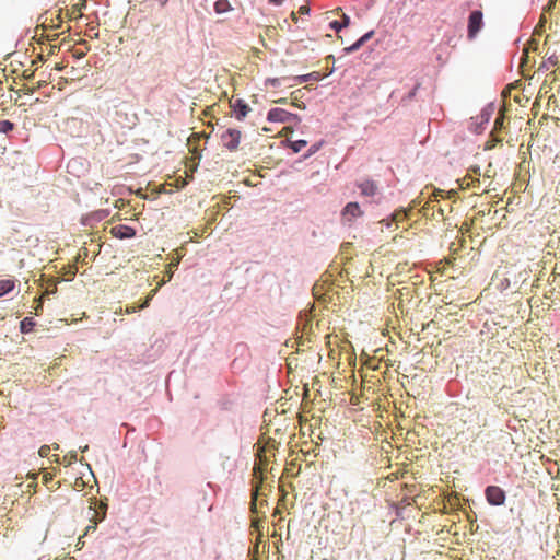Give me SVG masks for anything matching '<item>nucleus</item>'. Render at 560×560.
Masks as SVG:
<instances>
[{"instance_id": "nucleus-1", "label": "nucleus", "mask_w": 560, "mask_h": 560, "mask_svg": "<svg viewBox=\"0 0 560 560\" xmlns=\"http://www.w3.org/2000/svg\"><path fill=\"white\" fill-rule=\"evenodd\" d=\"M254 448L256 450L255 455L258 463L255 462L253 470L254 476L257 477V472L261 474L264 466L269 463V454L276 448V441L270 438L260 436Z\"/></svg>"}, {"instance_id": "nucleus-2", "label": "nucleus", "mask_w": 560, "mask_h": 560, "mask_svg": "<svg viewBox=\"0 0 560 560\" xmlns=\"http://www.w3.org/2000/svg\"><path fill=\"white\" fill-rule=\"evenodd\" d=\"M242 132L237 129L229 128L224 130L221 135V142L224 148L230 151H234L238 148L241 142Z\"/></svg>"}, {"instance_id": "nucleus-3", "label": "nucleus", "mask_w": 560, "mask_h": 560, "mask_svg": "<svg viewBox=\"0 0 560 560\" xmlns=\"http://www.w3.org/2000/svg\"><path fill=\"white\" fill-rule=\"evenodd\" d=\"M487 502L490 505H503L505 502V491L498 486H488L485 490Z\"/></svg>"}, {"instance_id": "nucleus-4", "label": "nucleus", "mask_w": 560, "mask_h": 560, "mask_svg": "<svg viewBox=\"0 0 560 560\" xmlns=\"http://www.w3.org/2000/svg\"><path fill=\"white\" fill-rule=\"evenodd\" d=\"M483 26V15L479 10L472 11L468 19V38L472 39L477 36Z\"/></svg>"}, {"instance_id": "nucleus-5", "label": "nucleus", "mask_w": 560, "mask_h": 560, "mask_svg": "<svg viewBox=\"0 0 560 560\" xmlns=\"http://www.w3.org/2000/svg\"><path fill=\"white\" fill-rule=\"evenodd\" d=\"M267 118L269 121H273V122L300 121V117L298 115L291 114L282 108L270 109Z\"/></svg>"}, {"instance_id": "nucleus-6", "label": "nucleus", "mask_w": 560, "mask_h": 560, "mask_svg": "<svg viewBox=\"0 0 560 560\" xmlns=\"http://www.w3.org/2000/svg\"><path fill=\"white\" fill-rule=\"evenodd\" d=\"M362 215L363 211L358 202H348L341 211V219L348 224Z\"/></svg>"}, {"instance_id": "nucleus-7", "label": "nucleus", "mask_w": 560, "mask_h": 560, "mask_svg": "<svg viewBox=\"0 0 560 560\" xmlns=\"http://www.w3.org/2000/svg\"><path fill=\"white\" fill-rule=\"evenodd\" d=\"M110 233L116 238H131L136 235V230L126 224H118L110 229Z\"/></svg>"}, {"instance_id": "nucleus-8", "label": "nucleus", "mask_w": 560, "mask_h": 560, "mask_svg": "<svg viewBox=\"0 0 560 560\" xmlns=\"http://www.w3.org/2000/svg\"><path fill=\"white\" fill-rule=\"evenodd\" d=\"M362 196L372 197L377 192V185L371 179H365L358 184Z\"/></svg>"}, {"instance_id": "nucleus-9", "label": "nucleus", "mask_w": 560, "mask_h": 560, "mask_svg": "<svg viewBox=\"0 0 560 560\" xmlns=\"http://www.w3.org/2000/svg\"><path fill=\"white\" fill-rule=\"evenodd\" d=\"M374 35L373 31L368 32L362 37H360L355 43H353L351 46L346 47L343 51L346 54H351L360 49L372 36Z\"/></svg>"}, {"instance_id": "nucleus-10", "label": "nucleus", "mask_w": 560, "mask_h": 560, "mask_svg": "<svg viewBox=\"0 0 560 560\" xmlns=\"http://www.w3.org/2000/svg\"><path fill=\"white\" fill-rule=\"evenodd\" d=\"M162 284H164V281H163V280H162L161 282H159L158 288L153 289V290L149 293V295L145 298V300L143 301V303H142V304H140V305L138 306V308H145V307H148V306H149V304H150V301H151V300H152V298L156 294V292H158L159 288H160ZM126 311H127V313L136 312V311H137V307H135V306H132L131 308L127 307V310H126Z\"/></svg>"}, {"instance_id": "nucleus-11", "label": "nucleus", "mask_w": 560, "mask_h": 560, "mask_svg": "<svg viewBox=\"0 0 560 560\" xmlns=\"http://www.w3.org/2000/svg\"><path fill=\"white\" fill-rule=\"evenodd\" d=\"M320 79H322L320 73L317 71H314L308 74L298 75L293 80L296 82L295 84H300V83L307 82L308 80L319 81Z\"/></svg>"}, {"instance_id": "nucleus-12", "label": "nucleus", "mask_w": 560, "mask_h": 560, "mask_svg": "<svg viewBox=\"0 0 560 560\" xmlns=\"http://www.w3.org/2000/svg\"><path fill=\"white\" fill-rule=\"evenodd\" d=\"M232 107L234 108V113L237 119L245 117V102L243 100H235V102L232 104Z\"/></svg>"}, {"instance_id": "nucleus-13", "label": "nucleus", "mask_w": 560, "mask_h": 560, "mask_svg": "<svg viewBox=\"0 0 560 560\" xmlns=\"http://www.w3.org/2000/svg\"><path fill=\"white\" fill-rule=\"evenodd\" d=\"M436 194H434V199H429L425 205L423 206V210L427 211L428 209L438 210L441 215L444 214L443 208L440 206V201L436 199Z\"/></svg>"}, {"instance_id": "nucleus-14", "label": "nucleus", "mask_w": 560, "mask_h": 560, "mask_svg": "<svg viewBox=\"0 0 560 560\" xmlns=\"http://www.w3.org/2000/svg\"><path fill=\"white\" fill-rule=\"evenodd\" d=\"M15 287V283L11 279L0 280V298L11 292Z\"/></svg>"}, {"instance_id": "nucleus-15", "label": "nucleus", "mask_w": 560, "mask_h": 560, "mask_svg": "<svg viewBox=\"0 0 560 560\" xmlns=\"http://www.w3.org/2000/svg\"><path fill=\"white\" fill-rule=\"evenodd\" d=\"M35 326V320L32 317H25L20 323V330L23 334H28L33 330Z\"/></svg>"}, {"instance_id": "nucleus-16", "label": "nucleus", "mask_w": 560, "mask_h": 560, "mask_svg": "<svg viewBox=\"0 0 560 560\" xmlns=\"http://www.w3.org/2000/svg\"><path fill=\"white\" fill-rule=\"evenodd\" d=\"M229 9H230V3L228 0H218L214 3V10L217 13H224V12L229 11Z\"/></svg>"}, {"instance_id": "nucleus-17", "label": "nucleus", "mask_w": 560, "mask_h": 560, "mask_svg": "<svg viewBox=\"0 0 560 560\" xmlns=\"http://www.w3.org/2000/svg\"><path fill=\"white\" fill-rule=\"evenodd\" d=\"M307 142L305 140H296L291 142V149L294 152H300L304 147H306Z\"/></svg>"}, {"instance_id": "nucleus-18", "label": "nucleus", "mask_w": 560, "mask_h": 560, "mask_svg": "<svg viewBox=\"0 0 560 560\" xmlns=\"http://www.w3.org/2000/svg\"><path fill=\"white\" fill-rule=\"evenodd\" d=\"M14 128V124L10 120H2L0 121V131L1 132H8L11 131Z\"/></svg>"}, {"instance_id": "nucleus-19", "label": "nucleus", "mask_w": 560, "mask_h": 560, "mask_svg": "<svg viewBox=\"0 0 560 560\" xmlns=\"http://www.w3.org/2000/svg\"><path fill=\"white\" fill-rule=\"evenodd\" d=\"M504 115L501 114L499 115L497 118H495V121H494V130H498V129H501L503 127V124H504Z\"/></svg>"}, {"instance_id": "nucleus-20", "label": "nucleus", "mask_w": 560, "mask_h": 560, "mask_svg": "<svg viewBox=\"0 0 560 560\" xmlns=\"http://www.w3.org/2000/svg\"><path fill=\"white\" fill-rule=\"evenodd\" d=\"M329 26H330V28H332L337 33L340 32L343 28L342 25H341V22H339V21L330 22Z\"/></svg>"}, {"instance_id": "nucleus-21", "label": "nucleus", "mask_w": 560, "mask_h": 560, "mask_svg": "<svg viewBox=\"0 0 560 560\" xmlns=\"http://www.w3.org/2000/svg\"><path fill=\"white\" fill-rule=\"evenodd\" d=\"M49 452H50V447H49L48 445H43V446L39 448L38 454H39V456H42V457H46V456H48Z\"/></svg>"}, {"instance_id": "nucleus-22", "label": "nucleus", "mask_w": 560, "mask_h": 560, "mask_svg": "<svg viewBox=\"0 0 560 560\" xmlns=\"http://www.w3.org/2000/svg\"><path fill=\"white\" fill-rule=\"evenodd\" d=\"M288 80V78H276V79H269L267 82L270 83L271 85L276 86V85H280L282 81H285Z\"/></svg>"}, {"instance_id": "nucleus-23", "label": "nucleus", "mask_w": 560, "mask_h": 560, "mask_svg": "<svg viewBox=\"0 0 560 560\" xmlns=\"http://www.w3.org/2000/svg\"><path fill=\"white\" fill-rule=\"evenodd\" d=\"M52 480V475L50 472H45L43 475V482L45 485L49 483Z\"/></svg>"}, {"instance_id": "nucleus-24", "label": "nucleus", "mask_w": 560, "mask_h": 560, "mask_svg": "<svg viewBox=\"0 0 560 560\" xmlns=\"http://www.w3.org/2000/svg\"><path fill=\"white\" fill-rule=\"evenodd\" d=\"M350 23V18L347 15V14H342V21H341V25L342 27H347Z\"/></svg>"}, {"instance_id": "nucleus-25", "label": "nucleus", "mask_w": 560, "mask_h": 560, "mask_svg": "<svg viewBox=\"0 0 560 560\" xmlns=\"http://www.w3.org/2000/svg\"><path fill=\"white\" fill-rule=\"evenodd\" d=\"M320 145H322V143H317V144L312 145V148L308 151L307 156L314 154L317 150H319Z\"/></svg>"}, {"instance_id": "nucleus-26", "label": "nucleus", "mask_w": 560, "mask_h": 560, "mask_svg": "<svg viewBox=\"0 0 560 560\" xmlns=\"http://www.w3.org/2000/svg\"><path fill=\"white\" fill-rule=\"evenodd\" d=\"M176 266H177V262L170 264V268L167 270V277H168L167 280H171V278L173 277V267H176Z\"/></svg>"}, {"instance_id": "nucleus-27", "label": "nucleus", "mask_w": 560, "mask_h": 560, "mask_svg": "<svg viewBox=\"0 0 560 560\" xmlns=\"http://www.w3.org/2000/svg\"><path fill=\"white\" fill-rule=\"evenodd\" d=\"M299 13L300 14H308L310 13V8L307 5H302L299 9Z\"/></svg>"}, {"instance_id": "nucleus-28", "label": "nucleus", "mask_w": 560, "mask_h": 560, "mask_svg": "<svg viewBox=\"0 0 560 560\" xmlns=\"http://www.w3.org/2000/svg\"><path fill=\"white\" fill-rule=\"evenodd\" d=\"M45 84H46V82H45V81H39V82L37 83V86H36V88L31 89V90H30V92H31V93H33L36 89H40V88H42V86H44Z\"/></svg>"}, {"instance_id": "nucleus-29", "label": "nucleus", "mask_w": 560, "mask_h": 560, "mask_svg": "<svg viewBox=\"0 0 560 560\" xmlns=\"http://www.w3.org/2000/svg\"><path fill=\"white\" fill-rule=\"evenodd\" d=\"M557 1H558V0H549L548 5H547V10H551V8H552L553 5H556Z\"/></svg>"}, {"instance_id": "nucleus-30", "label": "nucleus", "mask_w": 560, "mask_h": 560, "mask_svg": "<svg viewBox=\"0 0 560 560\" xmlns=\"http://www.w3.org/2000/svg\"><path fill=\"white\" fill-rule=\"evenodd\" d=\"M283 1H284V0H269V2H270L271 4H275V5H280V4H282V3H283Z\"/></svg>"}, {"instance_id": "nucleus-31", "label": "nucleus", "mask_w": 560, "mask_h": 560, "mask_svg": "<svg viewBox=\"0 0 560 560\" xmlns=\"http://www.w3.org/2000/svg\"><path fill=\"white\" fill-rule=\"evenodd\" d=\"M55 69H56V70H58V71H61V70H63V66H61V65H56Z\"/></svg>"}, {"instance_id": "nucleus-32", "label": "nucleus", "mask_w": 560, "mask_h": 560, "mask_svg": "<svg viewBox=\"0 0 560 560\" xmlns=\"http://www.w3.org/2000/svg\"><path fill=\"white\" fill-rule=\"evenodd\" d=\"M291 18H292V20H293V21H295V22H296L298 18H296V13H295V12H292V13H291Z\"/></svg>"}, {"instance_id": "nucleus-33", "label": "nucleus", "mask_w": 560, "mask_h": 560, "mask_svg": "<svg viewBox=\"0 0 560 560\" xmlns=\"http://www.w3.org/2000/svg\"><path fill=\"white\" fill-rule=\"evenodd\" d=\"M285 102H287L285 98H280V100L276 101V103H280V104H284Z\"/></svg>"}, {"instance_id": "nucleus-34", "label": "nucleus", "mask_w": 560, "mask_h": 560, "mask_svg": "<svg viewBox=\"0 0 560 560\" xmlns=\"http://www.w3.org/2000/svg\"><path fill=\"white\" fill-rule=\"evenodd\" d=\"M246 183H247V186L253 185L249 177H247Z\"/></svg>"}, {"instance_id": "nucleus-35", "label": "nucleus", "mask_w": 560, "mask_h": 560, "mask_svg": "<svg viewBox=\"0 0 560 560\" xmlns=\"http://www.w3.org/2000/svg\"><path fill=\"white\" fill-rule=\"evenodd\" d=\"M524 55H525V57L527 58V56H528V48H525V49H524Z\"/></svg>"}, {"instance_id": "nucleus-36", "label": "nucleus", "mask_w": 560, "mask_h": 560, "mask_svg": "<svg viewBox=\"0 0 560 560\" xmlns=\"http://www.w3.org/2000/svg\"><path fill=\"white\" fill-rule=\"evenodd\" d=\"M549 61H550L552 65H556V63H557V59H555V60H553V59H551V58H550V59H549Z\"/></svg>"}, {"instance_id": "nucleus-37", "label": "nucleus", "mask_w": 560, "mask_h": 560, "mask_svg": "<svg viewBox=\"0 0 560 560\" xmlns=\"http://www.w3.org/2000/svg\"><path fill=\"white\" fill-rule=\"evenodd\" d=\"M394 220H399L398 214L394 215Z\"/></svg>"}, {"instance_id": "nucleus-38", "label": "nucleus", "mask_w": 560, "mask_h": 560, "mask_svg": "<svg viewBox=\"0 0 560 560\" xmlns=\"http://www.w3.org/2000/svg\"><path fill=\"white\" fill-rule=\"evenodd\" d=\"M400 218L406 217V213H399Z\"/></svg>"}, {"instance_id": "nucleus-39", "label": "nucleus", "mask_w": 560, "mask_h": 560, "mask_svg": "<svg viewBox=\"0 0 560 560\" xmlns=\"http://www.w3.org/2000/svg\"><path fill=\"white\" fill-rule=\"evenodd\" d=\"M32 75H33V73L27 74L25 78H26V79H30Z\"/></svg>"}, {"instance_id": "nucleus-40", "label": "nucleus", "mask_w": 560, "mask_h": 560, "mask_svg": "<svg viewBox=\"0 0 560 560\" xmlns=\"http://www.w3.org/2000/svg\"><path fill=\"white\" fill-rule=\"evenodd\" d=\"M96 524H97V522H95L94 525L92 526L93 529L96 528Z\"/></svg>"}, {"instance_id": "nucleus-41", "label": "nucleus", "mask_w": 560, "mask_h": 560, "mask_svg": "<svg viewBox=\"0 0 560 560\" xmlns=\"http://www.w3.org/2000/svg\"><path fill=\"white\" fill-rule=\"evenodd\" d=\"M167 0H161V3L162 4H165Z\"/></svg>"}]
</instances>
